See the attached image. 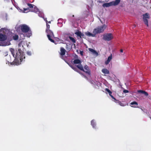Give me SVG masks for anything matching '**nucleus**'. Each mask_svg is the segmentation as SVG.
<instances>
[{
	"instance_id": "21",
	"label": "nucleus",
	"mask_w": 151,
	"mask_h": 151,
	"mask_svg": "<svg viewBox=\"0 0 151 151\" xmlns=\"http://www.w3.org/2000/svg\"><path fill=\"white\" fill-rule=\"evenodd\" d=\"M91 124L93 128H95L96 126V124L94 120H93L91 122Z\"/></svg>"
},
{
	"instance_id": "27",
	"label": "nucleus",
	"mask_w": 151,
	"mask_h": 151,
	"mask_svg": "<svg viewBox=\"0 0 151 151\" xmlns=\"http://www.w3.org/2000/svg\"><path fill=\"white\" fill-rule=\"evenodd\" d=\"M46 27H47V29L46 30H50V25H49L47 23Z\"/></svg>"
},
{
	"instance_id": "1",
	"label": "nucleus",
	"mask_w": 151,
	"mask_h": 151,
	"mask_svg": "<svg viewBox=\"0 0 151 151\" xmlns=\"http://www.w3.org/2000/svg\"><path fill=\"white\" fill-rule=\"evenodd\" d=\"M20 28L22 32L24 33H27L29 32L27 34L28 37H30L32 35V34L29 31V27L25 24H22L20 26Z\"/></svg>"
},
{
	"instance_id": "33",
	"label": "nucleus",
	"mask_w": 151,
	"mask_h": 151,
	"mask_svg": "<svg viewBox=\"0 0 151 151\" xmlns=\"http://www.w3.org/2000/svg\"><path fill=\"white\" fill-rule=\"evenodd\" d=\"M144 91L141 90H138L137 92L138 93H143Z\"/></svg>"
},
{
	"instance_id": "5",
	"label": "nucleus",
	"mask_w": 151,
	"mask_h": 151,
	"mask_svg": "<svg viewBox=\"0 0 151 151\" xmlns=\"http://www.w3.org/2000/svg\"><path fill=\"white\" fill-rule=\"evenodd\" d=\"M46 32L47 34V36L49 40L51 42L56 44H57L55 42L54 40L51 38V37H55L54 35L52 32L50 30H46Z\"/></svg>"
},
{
	"instance_id": "29",
	"label": "nucleus",
	"mask_w": 151,
	"mask_h": 151,
	"mask_svg": "<svg viewBox=\"0 0 151 151\" xmlns=\"http://www.w3.org/2000/svg\"><path fill=\"white\" fill-rule=\"evenodd\" d=\"M143 94H144L146 96H147L148 95V93L147 92L145 91H144Z\"/></svg>"
},
{
	"instance_id": "10",
	"label": "nucleus",
	"mask_w": 151,
	"mask_h": 151,
	"mask_svg": "<svg viewBox=\"0 0 151 151\" xmlns=\"http://www.w3.org/2000/svg\"><path fill=\"white\" fill-rule=\"evenodd\" d=\"M7 38V36L6 35L0 34V42L5 41L6 40ZM1 45V44L0 43V45Z\"/></svg>"
},
{
	"instance_id": "38",
	"label": "nucleus",
	"mask_w": 151,
	"mask_h": 151,
	"mask_svg": "<svg viewBox=\"0 0 151 151\" xmlns=\"http://www.w3.org/2000/svg\"><path fill=\"white\" fill-rule=\"evenodd\" d=\"M113 99H116L114 97L111 95V94H110L109 95Z\"/></svg>"
},
{
	"instance_id": "28",
	"label": "nucleus",
	"mask_w": 151,
	"mask_h": 151,
	"mask_svg": "<svg viewBox=\"0 0 151 151\" xmlns=\"http://www.w3.org/2000/svg\"><path fill=\"white\" fill-rule=\"evenodd\" d=\"M27 54L29 56H31L32 55L31 52L30 51H27Z\"/></svg>"
},
{
	"instance_id": "7",
	"label": "nucleus",
	"mask_w": 151,
	"mask_h": 151,
	"mask_svg": "<svg viewBox=\"0 0 151 151\" xmlns=\"http://www.w3.org/2000/svg\"><path fill=\"white\" fill-rule=\"evenodd\" d=\"M143 20L145 24L147 27H148V20L147 19L150 18V17L149 14L147 13H145L143 15Z\"/></svg>"
},
{
	"instance_id": "20",
	"label": "nucleus",
	"mask_w": 151,
	"mask_h": 151,
	"mask_svg": "<svg viewBox=\"0 0 151 151\" xmlns=\"http://www.w3.org/2000/svg\"><path fill=\"white\" fill-rule=\"evenodd\" d=\"M13 39L15 40H17L19 39V36L18 35H14L13 36Z\"/></svg>"
},
{
	"instance_id": "35",
	"label": "nucleus",
	"mask_w": 151,
	"mask_h": 151,
	"mask_svg": "<svg viewBox=\"0 0 151 151\" xmlns=\"http://www.w3.org/2000/svg\"><path fill=\"white\" fill-rule=\"evenodd\" d=\"M123 92L125 93H128L129 92V91H128L127 90H123Z\"/></svg>"
},
{
	"instance_id": "15",
	"label": "nucleus",
	"mask_w": 151,
	"mask_h": 151,
	"mask_svg": "<svg viewBox=\"0 0 151 151\" xmlns=\"http://www.w3.org/2000/svg\"><path fill=\"white\" fill-rule=\"evenodd\" d=\"M130 104L132 105L131 106L132 107L136 108L138 105V103L135 101L132 102Z\"/></svg>"
},
{
	"instance_id": "9",
	"label": "nucleus",
	"mask_w": 151,
	"mask_h": 151,
	"mask_svg": "<svg viewBox=\"0 0 151 151\" xmlns=\"http://www.w3.org/2000/svg\"><path fill=\"white\" fill-rule=\"evenodd\" d=\"M19 58H15L14 60L10 64L12 65H19L21 62L20 61H20H19Z\"/></svg>"
},
{
	"instance_id": "3",
	"label": "nucleus",
	"mask_w": 151,
	"mask_h": 151,
	"mask_svg": "<svg viewBox=\"0 0 151 151\" xmlns=\"http://www.w3.org/2000/svg\"><path fill=\"white\" fill-rule=\"evenodd\" d=\"M106 27V26L105 24L101 26L98 27L97 28L94 29L93 33L96 35L97 34L103 32Z\"/></svg>"
},
{
	"instance_id": "36",
	"label": "nucleus",
	"mask_w": 151,
	"mask_h": 151,
	"mask_svg": "<svg viewBox=\"0 0 151 151\" xmlns=\"http://www.w3.org/2000/svg\"><path fill=\"white\" fill-rule=\"evenodd\" d=\"M75 71L77 72L78 73H79L80 74H82V73H81V72H80L79 70H78L77 69L76 70H75Z\"/></svg>"
},
{
	"instance_id": "14",
	"label": "nucleus",
	"mask_w": 151,
	"mask_h": 151,
	"mask_svg": "<svg viewBox=\"0 0 151 151\" xmlns=\"http://www.w3.org/2000/svg\"><path fill=\"white\" fill-rule=\"evenodd\" d=\"M75 34L78 37H79L80 38H82V37H83L84 36L83 34L81 32L78 31L75 33Z\"/></svg>"
},
{
	"instance_id": "43",
	"label": "nucleus",
	"mask_w": 151,
	"mask_h": 151,
	"mask_svg": "<svg viewBox=\"0 0 151 151\" xmlns=\"http://www.w3.org/2000/svg\"><path fill=\"white\" fill-rule=\"evenodd\" d=\"M150 70L151 71V68H150Z\"/></svg>"
},
{
	"instance_id": "42",
	"label": "nucleus",
	"mask_w": 151,
	"mask_h": 151,
	"mask_svg": "<svg viewBox=\"0 0 151 151\" xmlns=\"http://www.w3.org/2000/svg\"><path fill=\"white\" fill-rule=\"evenodd\" d=\"M57 39H58V40H59V38H57Z\"/></svg>"
},
{
	"instance_id": "17",
	"label": "nucleus",
	"mask_w": 151,
	"mask_h": 151,
	"mask_svg": "<svg viewBox=\"0 0 151 151\" xmlns=\"http://www.w3.org/2000/svg\"><path fill=\"white\" fill-rule=\"evenodd\" d=\"M102 72L104 74H108L109 73V71L106 68L102 69Z\"/></svg>"
},
{
	"instance_id": "24",
	"label": "nucleus",
	"mask_w": 151,
	"mask_h": 151,
	"mask_svg": "<svg viewBox=\"0 0 151 151\" xmlns=\"http://www.w3.org/2000/svg\"><path fill=\"white\" fill-rule=\"evenodd\" d=\"M27 4L29 7V8L30 9L33 8V6H35L33 4H31L28 3Z\"/></svg>"
},
{
	"instance_id": "30",
	"label": "nucleus",
	"mask_w": 151,
	"mask_h": 151,
	"mask_svg": "<svg viewBox=\"0 0 151 151\" xmlns=\"http://www.w3.org/2000/svg\"><path fill=\"white\" fill-rule=\"evenodd\" d=\"M71 67L75 71L77 69V68L76 67H75V66H71Z\"/></svg>"
},
{
	"instance_id": "37",
	"label": "nucleus",
	"mask_w": 151,
	"mask_h": 151,
	"mask_svg": "<svg viewBox=\"0 0 151 151\" xmlns=\"http://www.w3.org/2000/svg\"><path fill=\"white\" fill-rule=\"evenodd\" d=\"M83 51H80V54L81 55H83Z\"/></svg>"
},
{
	"instance_id": "18",
	"label": "nucleus",
	"mask_w": 151,
	"mask_h": 151,
	"mask_svg": "<svg viewBox=\"0 0 151 151\" xmlns=\"http://www.w3.org/2000/svg\"><path fill=\"white\" fill-rule=\"evenodd\" d=\"M81 60L78 59H75L73 61V63L74 64H81Z\"/></svg>"
},
{
	"instance_id": "12",
	"label": "nucleus",
	"mask_w": 151,
	"mask_h": 151,
	"mask_svg": "<svg viewBox=\"0 0 151 151\" xmlns=\"http://www.w3.org/2000/svg\"><path fill=\"white\" fill-rule=\"evenodd\" d=\"M60 55L61 56L64 55L65 53L66 50H65L63 47H61L60 49Z\"/></svg>"
},
{
	"instance_id": "23",
	"label": "nucleus",
	"mask_w": 151,
	"mask_h": 151,
	"mask_svg": "<svg viewBox=\"0 0 151 151\" xmlns=\"http://www.w3.org/2000/svg\"><path fill=\"white\" fill-rule=\"evenodd\" d=\"M32 11L35 13H37L38 12H39V10L36 6H35L34 7V9Z\"/></svg>"
},
{
	"instance_id": "40",
	"label": "nucleus",
	"mask_w": 151,
	"mask_h": 151,
	"mask_svg": "<svg viewBox=\"0 0 151 151\" xmlns=\"http://www.w3.org/2000/svg\"><path fill=\"white\" fill-rule=\"evenodd\" d=\"M120 52H123V50L122 49H120Z\"/></svg>"
},
{
	"instance_id": "31",
	"label": "nucleus",
	"mask_w": 151,
	"mask_h": 151,
	"mask_svg": "<svg viewBox=\"0 0 151 151\" xmlns=\"http://www.w3.org/2000/svg\"><path fill=\"white\" fill-rule=\"evenodd\" d=\"M119 104L121 106H124V104H123V103H122L120 101H119Z\"/></svg>"
},
{
	"instance_id": "41",
	"label": "nucleus",
	"mask_w": 151,
	"mask_h": 151,
	"mask_svg": "<svg viewBox=\"0 0 151 151\" xmlns=\"http://www.w3.org/2000/svg\"><path fill=\"white\" fill-rule=\"evenodd\" d=\"M48 23H51L50 21H49V22H48Z\"/></svg>"
},
{
	"instance_id": "25",
	"label": "nucleus",
	"mask_w": 151,
	"mask_h": 151,
	"mask_svg": "<svg viewBox=\"0 0 151 151\" xmlns=\"http://www.w3.org/2000/svg\"><path fill=\"white\" fill-rule=\"evenodd\" d=\"M105 91L108 92L109 95L112 94V92L109 89L106 88L105 89Z\"/></svg>"
},
{
	"instance_id": "34",
	"label": "nucleus",
	"mask_w": 151,
	"mask_h": 151,
	"mask_svg": "<svg viewBox=\"0 0 151 151\" xmlns=\"http://www.w3.org/2000/svg\"><path fill=\"white\" fill-rule=\"evenodd\" d=\"M4 30H6V29L5 28H1L0 30V31H4Z\"/></svg>"
},
{
	"instance_id": "22",
	"label": "nucleus",
	"mask_w": 151,
	"mask_h": 151,
	"mask_svg": "<svg viewBox=\"0 0 151 151\" xmlns=\"http://www.w3.org/2000/svg\"><path fill=\"white\" fill-rule=\"evenodd\" d=\"M69 38L70 39V40L71 41H72V42L73 43H76V40H75V39L74 38L70 36H69Z\"/></svg>"
},
{
	"instance_id": "4",
	"label": "nucleus",
	"mask_w": 151,
	"mask_h": 151,
	"mask_svg": "<svg viewBox=\"0 0 151 151\" xmlns=\"http://www.w3.org/2000/svg\"><path fill=\"white\" fill-rule=\"evenodd\" d=\"M120 2V0H115L108 3H104L103 4L104 7H107L112 6H116L118 5Z\"/></svg>"
},
{
	"instance_id": "19",
	"label": "nucleus",
	"mask_w": 151,
	"mask_h": 151,
	"mask_svg": "<svg viewBox=\"0 0 151 151\" xmlns=\"http://www.w3.org/2000/svg\"><path fill=\"white\" fill-rule=\"evenodd\" d=\"M10 51L11 52L12 54V55L14 57H15V54H14V52L15 50L13 48H10Z\"/></svg>"
},
{
	"instance_id": "6",
	"label": "nucleus",
	"mask_w": 151,
	"mask_h": 151,
	"mask_svg": "<svg viewBox=\"0 0 151 151\" xmlns=\"http://www.w3.org/2000/svg\"><path fill=\"white\" fill-rule=\"evenodd\" d=\"M14 58H19L21 62H22L23 59L25 58V56L21 53V50L20 49H18V51L16 53L15 56Z\"/></svg>"
},
{
	"instance_id": "11",
	"label": "nucleus",
	"mask_w": 151,
	"mask_h": 151,
	"mask_svg": "<svg viewBox=\"0 0 151 151\" xmlns=\"http://www.w3.org/2000/svg\"><path fill=\"white\" fill-rule=\"evenodd\" d=\"M88 50L93 55H96V56L98 55V53L95 50L91 48H88Z\"/></svg>"
},
{
	"instance_id": "39",
	"label": "nucleus",
	"mask_w": 151,
	"mask_h": 151,
	"mask_svg": "<svg viewBox=\"0 0 151 151\" xmlns=\"http://www.w3.org/2000/svg\"><path fill=\"white\" fill-rule=\"evenodd\" d=\"M81 75H83V76H84V78H87V77H86V76H85V75H83V74H81Z\"/></svg>"
},
{
	"instance_id": "2",
	"label": "nucleus",
	"mask_w": 151,
	"mask_h": 151,
	"mask_svg": "<svg viewBox=\"0 0 151 151\" xmlns=\"http://www.w3.org/2000/svg\"><path fill=\"white\" fill-rule=\"evenodd\" d=\"M76 67L80 70L85 72L89 75L91 74V71L88 66L86 65L84 66L85 70L84 69L82 65L81 64H79L76 65Z\"/></svg>"
},
{
	"instance_id": "26",
	"label": "nucleus",
	"mask_w": 151,
	"mask_h": 151,
	"mask_svg": "<svg viewBox=\"0 0 151 151\" xmlns=\"http://www.w3.org/2000/svg\"><path fill=\"white\" fill-rule=\"evenodd\" d=\"M112 56L111 55L110 56H109L107 60H109V61H110L112 59Z\"/></svg>"
},
{
	"instance_id": "16",
	"label": "nucleus",
	"mask_w": 151,
	"mask_h": 151,
	"mask_svg": "<svg viewBox=\"0 0 151 151\" xmlns=\"http://www.w3.org/2000/svg\"><path fill=\"white\" fill-rule=\"evenodd\" d=\"M85 34L87 36H91L92 37H94L95 36L96 34L93 33V34L89 32H85Z\"/></svg>"
},
{
	"instance_id": "32",
	"label": "nucleus",
	"mask_w": 151,
	"mask_h": 151,
	"mask_svg": "<svg viewBox=\"0 0 151 151\" xmlns=\"http://www.w3.org/2000/svg\"><path fill=\"white\" fill-rule=\"evenodd\" d=\"M110 61H109V60H106L105 62V64L106 65H107V64H108L110 62Z\"/></svg>"
},
{
	"instance_id": "8",
	"label": "nucleus",
	"mask_w": 151,
	"mask_h": 151,
	"mask_svg": "<svg viewBox=\"0 0 151 151\" xmlns=\"http://www.w3.org/2000/svg\"><path fill=\"white\" fill-rule=\"evenodd\" d=\"M113 38V37L111 33H107L103 35V39L106 41H109Z\"/></svg>"
},
{
	"instance_id": "13",
	"label": "nucleus",
	"mask_w": 151,
	"mask_h": 151,
	"mask_svg": "<svg viewBox=\"0 0 151 151\" xmlns=\"http://www.w3.org/2000/svg\"><path fill=\"white\" fill-rule=\"evenodd\" d=\"M75 34L78 37H79L80 38H82V37H83L84 36L83 34L81 32L78 31L75 33Z\"/></svg>"
}]
</instances>
